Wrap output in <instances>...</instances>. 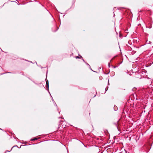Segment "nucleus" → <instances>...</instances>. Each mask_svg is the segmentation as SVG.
<instances>
[{"instance_id": "nucleus-1", "label": "nucleus", "mask_w": 153, "mask_h": 153, "mask_svg": "<svg viewBox=\"0 0 153 153\" xmlns=\"http://www.w3.org/2000/svg\"><path fill=\"white\" fill-rule=\"evenodd\" d=\"M37 138H34L33 139H32L31 140H37Z\"/></svg>"}, {"instance_id": "nucleus-2", "label": "nucleus", "mask_w": 153, "mask_h": 153, "mask_svg": "<svg viewBox=\"0 0 153 153\" xmlns=\"http://www.w3.org/2000/svg\"><path fill=\"white\" fill-rule=\"evenodd\" d=\"M116 107H115H115H114V109H116Z\"/></svg>"}, {"instance_id": "nucleus-6", "label": "nucleus", "mask_w": 153, "mask_h": 153, "mask_svg": "<svg viewBox=\"0 0 153 153\" xmlns=\"http://www.w3.org/2000/svg\"><path fill=\"white\" fill-rule=\"evenodd\" d=\"M46 84H47V82H46Z\"/></svg>"}, {"instance_id": "nucleus-5", "label": "nucleus", "mask_w": 153, "mask_h": 153, "mask_svg": "<svg viewBox=\"0 0 153 153\" xmlns=\"http://www.w3.org/2000/svg\"><path fill=\"white\" fill-rule=\"evenodd\" d=\"M151 27H151V26L150 27H149V28H151Z\"/></svg>"}, {"instance_id": "nucleus-3", "label": "nucleus", "mask_w": 153, "mask_h": 153, "mask_svg": "<svg viewBox=\"0 0 153 153\" xmlns=\"http://www.w3.org/2000/svg\"><path fill=\"white\" fill-rule=\"evenodd\" d=\"M116 107H115H115H114V109H116Z\"/></svg>"}, {"instance_id": "nucleus-4", "label": "nucleus", "mask_w": 153, "mask_h": 153, "mask_svg": "<svg viewBox=\"0 0 153 153\" xmlns=\"http://www.w3.org/2000/svg\"><path fill=\"white\" fill-rule=\"evenodd\" d=\"M116 107H115H115H114V109H116Z\"/></svg>"}]
</instances>
